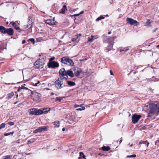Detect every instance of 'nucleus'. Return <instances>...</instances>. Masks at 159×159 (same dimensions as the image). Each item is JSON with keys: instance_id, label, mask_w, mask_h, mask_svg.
I'll list each match as a JSON object with an SVG mask.
<instances>
[{"instance_id": "1", "label": "nucleus", "mask_w": 159, "mask_h": 159, "mask_svg": "<svg viewBox=\"0 0 159 159\" xmlns=\"http://www.w3.org/2000/svg\"><path fill=\"white\" fill-rule=\"evenodd\" d=\"M150 111L148 114V117H151L156 112L157 114L159 113V104H155L153 103L149 104Z\"/></svg>"}, {"instance_id": "2", "label": "nucleus", "mask_w": 159, "mask_h": 159, "mask_svg": "<svg viewBox=\"0 0 159 159\" xmlns=\"http://www.w3.org/2000/svg\"><path fill=\"white\" fill-rule=\"evenodd\" d=\"M64 79L63 78L60 77V79L58 78L54 82V85L55 87L58 89H60L63 88L64 87H66V86L65 85L66 83H64L63 81Z\"/></svg>"}, {"instance_id": "3", "label": "nucleus", "mask_w": 159, "mask_h": 159, "mask_svg": "<svg viewBox=\"0 0 159 159\" xmlns=\"http://www.w3.org/2000/svg\"><path fill=\"white\" fill-rule=\"evenodd\" d=\"M61 61L62 63L68 66H72L74 64L73 61L68 57H63L61 58Z\"/></svg>"}, {"instance_id": "4", "label": "nucleus", "mask_w": 159, "mask_h": 159, "mask_svg": "<svg viewBox=\"0 0 159 159\" xmlns=\"http://www.w3.org/2000/svg\"><path fill=\"white\" fill-rule=\"evenodd\" d=\"M45 64V60L44 59H39L35 62L34 66L36 69L42 68Z\"/></svg>"}, {"instance_id": "5", "label": "nucleus", "mask_w": 159, "mask_h": 159, "mask_svg": "<svg viewBox=\"0 0 159 159\" xmlns=\"http://www.w3.org/2000/svg\"><path fill=\"white\" fill-rule=\"evenodd\" d=\"M127 22L130 25L137 26L139 25V22L133 19L127 17L126 18Z\"/></svg>"}, {"instance_id": "6", "label": "nucleus", "mask_w": 159, "mask_h": 159, "mask_svg": "<svg viewBox=\"0 0 159 159\" xmlns=\"http://www.w3.org/2000/svg\"><path fill=\"white\" fill-rule=\"evenodd\" d=\"M48 66L49 68H54L58 67L59 64L58 62L53 61L49 62L48 63Z\"/></svg>"}, {"instance_id": "7", "label": "nucleus", "mask_w": 159, "mask_h": 159, "mask_svg": "<svg viewBox=\"0 0 159 159\" xmlns=\"http://www.w3.org/2000/svg\"><path fill=\"white\" fill-rule=\"evenodd\" d=\"M48 128V127L47 126L40 127L38 128L35 129L34 131V133H37L42 131H47Z\"/></svg>"}, {"instance_id": "8", "label": "nucleus", "mask_w": 159, "mask_h": 159, "mask_svg": "<svg viewBox=\"0 0 159 159\" xmlns=\"http://www.w3.org/2000/svg\"><path fill=\"white\" fill-rule=\"evenodd\" d=\"M60 7L56 4H54L52 7L51 11L54 13L59 12Z\"/></svg>"}, {"instance_id": "9", "label": "nucleus", "mask_w": 159, "mask_h": 159, "mask_svg": "<svg viewBox=\"0 0 159 159\" xmlns=\"http://www.w3.org/2000/svg\"><path fill=\"white\" fill-rule=\"evenodd\" d=\"M116 38V37H106V40L105 41L108 44H113L114 43V40Z\"/></svg>"}, {"instance_id": "10", "label": "nucleus", "mask_w": 159, "mask_h": 159, "mask_svg": "<svg viewBox=\"0 0 159 159\" xmlns=\"http://www.w3.org/2000/svg\"><path fill=\"white\" fill-rule=\"evenodd\" d=\"M141 116L140 115H137V114L134 115L132 118V120L134 124L136 123L141 117Z\"/></svg>"}, {"instance_id": "11", "label": "nucleus", "mask_w": 159, "mask_h": 159, "mask_svg": "<svg viewBox=\"0 0 159 159\" xmlns=\"http://www.w3.org/2000/svg\"><path fill=\"white\" fill-rule=\"evenodd\" d=\"M74 74L73 71L70 70H67L66 73V77H63V79H64V80H66L68 78V76L71 77H74Z\"/></svg>"}, {"instance_id": "12", "label": "nucleus", "mask_w": 159, "mask_h": 159, "mask_svg": "<svg viewBox=\"0 0 159 159\" xmlns=\"http://www.w3.org/2000/svg\"><path fill=\"white\" fill-rule=\"evenodd\" d=\"M66 70L64 68L60 69L59 72V75L60 77L63 78L64 76H66Z\"/></svg>"}, {"instance_id": "13", "label": "nucleus", "mask_w": 159, "mask_h": 159, "mask_svg": "<svg viewBox=\"0 0 159 159\" xmlns=\"http://www.w3.org/2000/svg\"><path fill=\"white\" fill-rule=\"evenodd\" d=\"M32 21L31 18L30 17H28V21L27 22V24L26 25L24 26V29L30 28H32Z\"/></svg>"}, {"instance_id": "14", "label": "nucleus", "mask_w": 159, "mask_h": 159, "mask_svg": "<svg viewBox=\"0 0 159 159\" xmlns=\"http://www.w3.org/2000/svg\"><path fill=\"white\" fill-rule=\"evenodd\" d=\"M14 33V30L11 28H6L5 34H7L8 35L11 36Z\"/></svg>"}, {"instance_id": "15", "label": "nucleus", "mask_w": 159, "mask_h": 159, "mask_svg": "<svg viewBox=\"0 0 159 159\" xmlns=\"http://www.w3.org/2000/svg\"><path fill=\"white\" fill-rule=\"evenodd\" d=\"M45 22L49 25H56L57 22L56 21H54L50 19H48L45 20Z\"/></svg>"}, {"instance_id": "16", "label": "nucleus", "mask_w": 159, "mask_h": 159, "mask_svg": "<svg viewBox=\"0 0 159 159\" xmlns=\"http://www.w3.org/2000/svg\"><path fill=\"white\" fill-rule=\"evenodd\" d=\"M99 37L98 35L91 36L90 37L88 38V41L89 42H92L93 40L96 39Z\"/></svg>"}, {"instance_id": "17", "label": "nucleus", "mask_w": 159, "mask_h": 159, "mask_svg": "<svg viewBox=\"0 0 159 159\" xmlns=\"http://www.w3.org/2000/svg\"><path fill=\"white\" fill-rule=\"evenodd\" d=\"M36 109L35 108H32L29 110L30 115H36Z\"/></svg>"}, {"instance_id": "18", "label": "nucleus", "mask_w": 159, "mask_h": 159, "mask_svg": "<svg viewBox=\"0 0 159 159\" xmlns=\"http://www.w3.org/2000/svg\"><path fill=\"white\" fill-rule=\"evenodd\" d=\"M74 74L76 76H78L80 75L81 73L82 72V70L80 69H78L77 70H76L75 69L74 70Z\"/></svg>"}, {"instance_id": "19", "label": "nucleus", "mask_w": 159, "mask_h": 159, "mask_svg": "<svg viewBox=\"0 0 159 159\" xmlns=\"http://www.w3.org/2000/svg\"><path fill=\"white\" fill-rule=\"evenodd\" d=\"M67 9L66 6L65 5H64L61 9V11H59V13L61 14H64L66 10Z\"/></svg>"}, {"instance_id": "20", "label": "nucleus", "mask_w": 159, "mask_h": 159, "mask_svg": "<svg viewBox=\"0 0 159 159\" xmlns=\"http://www.w3.org/2000/svg\"><path fill=\"white\" fill-rule=\"evenodd\" d=\"M42 110L43 111V114H46L50 111V108L49 107H48L42 109Z\"/></svg>"}, {"instance_id": "21", "label": "nucleus", "mask_w": 159, "mask_h": 159, "mask_svg": "<svg viewBox=\"0 0 159 159\" xmlns=\"http://www.w3.org/2000/svg\"><path fill=\"white\" fill-rule=\"evenodd\" d=\"M6 29V28L2 26H0V32L5 34Z\"/></svg>"}, {"instance_id": "22", "label": "nucleus", "mask_w": 159, "mask_h": 159, "mask_svg": "<svg viewBox=\"0 0 159 159\" xmlns=\"http://www.w3.org/2000/svg\"><path fill=\"white\" fill-rule=\"evenodd\" d=\"M34 95H35V96L36 97V98L38 99H39L40 98V97L41 96V94L36 92H34Z\"/></svg>"}, {"instance_id": "23", "label": "nucleus", "mask_w": 159, "mask_h": 159, "mask_svg": "<svg viewBox=\"0 0 159 159\" xmlns=\"http://www.w3.org/2000/svg\"><path fill=\"white\" fill-rule=\"evenodd\" d=\"M113 44H109L108 46L106 48V50L109 51L111 50Z\"/></svg>"}, {"instance_id": "24", "label": "nucleus", "mask_w": 159, "mask_h": 159, "mask_svg": "<svg viewBox=\"0 0 159 159\" xmlns=\"http://www.w3.org/2000/svg\"><path fill=\"white\" fill-rule=\"evenodd\" d=\"M43 111L42 109H40L39 110H37L36 109V115H39L43 114Z\"/></svg>"}, {"instance_id": "25", "label": "nucleus", "mask_w": 159, "mask_h": 159, "mask_svg": "<svg viewBox=\"0 0 159 159\" xmlns=\"http://www.w3.org/2000/svg\"><path fill=\"white\" fill-rule=\"evenodd\" d=\"M14 95V93L13 92H11L10 93L7 94V98L8 99H10Z\"/></svg>"}, {"instance_id": "26", "label": "nucleus", "mask_w": 159, "mask_h": 159, "mask_svg": "<svg viewBox=\"0 0 159 159\" xmlns=\"http://www.w3.org/2000/svg\"><path fill=\"white\" fill-rule=\"evenodd\" d=\"M55 127L58 128L59 127L60 122L58 121H55L53 122Z\"/></svg>"}, {"instance_id": "27", "label": "nucleus", "mask_w": 159, "mask_h": 159, "mask_svg": "<svg viewBox=\"0 0 159 159\" xmlns=\"http://www.w3.org/2000/svg\"><path fill=\"white\" fill-rule=\"evenodd\" d=\"M80 157H78L79 159H81L82 158L84 159H86L85 156L84 154L82 152H80Z\"/></svg>"}, {"instance_id": "28", "label": "nucleus", "mask_w": 159, "mask_h": 159, "mask_svg": "<svg viewBox=\"0 0 159 159\" xmlns=\"http://www.w3.org/2000/svg\"><path fill=\"white\" fill-rule=\"evenodd\" d=\"M68 85L70 86H73L75 85V82L70 81H67Z\"/></svg>"}, {"instance_id": "29", "label": "nucleus", "mask_w": 159, "mask_h": 159, "mask_svg": "<svg viewBox=\"0 0 159 159\" xmlns=\"http://www.w3.org/2000/svg\"><path fill=\"white\" fill-rule=\"evenodd\" d=\"M110 149V148L109 146H103L102 147V149L103 151H108Z\"/></svg>"}, {"instance_id": "30", "label": "nucleus", "mask_w": 159, "mask_h": 159, "mask_svg": "<svg viewBox=\"0 0 159 159\" xmlns=\"http://www.w3.org/2000/svg\"><path fill=\"white\" fill-rule=\"evenodd\" d=\"M151 23V22L150 20L148 19L147 20L145 24V26H146L147 27H149L150 26V24Z\"/></svg>"}, {"instance_id": "31", "label": "nucleus", "mask_w": 159, "mask_h": 159, "mask_svg": "<svg viewBox=\"0 0 159 159\" xmlns=\"http://www.w3.org/2000/svg\"><path fill=\"white\" fill-rule=\"evenodd\" d=\"M12 157V156L10 155H8L3 157V158L2 159H11Z\"/></svg>"}, {"instance_id": "32", "label": "nucleus", "mask_w": 159, "mask_h": 159, "mask_svg": "<svg viewBox=\"0 0 159 159\" xmlns=\"http://www.w3.org/2000/svg\"><path fill=\"white\" fill-rule=\"evenodd\" d=\"M6 47V44L4 43H2L1 44V48L2 49H4Z\"/></svg>"}, {"instance_id": "33", "label": "nucleus", "mask_w": 159, "mask_h": 159, "mask_svg": "<svg viewBox=\"0 0 159 159\" xmlns=\"http://www.w3.org/2000/svg\"><path fill=\"white\" fill-rule=\"evenodd\" d=\"M104 18H105V17L104 16H100L99 17L97 18V19L96 20V21H98L102 19H103Z\"/></svg>"}, {"instance_id": "34", "label": "nucleus", "mask_w": 159, "mask_h": 159, "mask_svg": "<svg viewBox=\"0 0 159 159\" xmlns=\"http://www.w3.org/2000/svg\"><path fill=\"white\" fill-rule=\"evenodd\" d=\"M40 84V82L38 80L37 82L35 84L33 83V85L34 86H37L38 85H39Z\"/></svg>"}, {"instance_id": "35", "label": "nucleus", "mask_w": 159, "mask_h": 159, "mask_svg": "<svg viewBox=\"0 0 159 159\" xmlns=\"http://www.w3.org/2000/svg\"><path fill=\"white\" fill-rule=\"evenodd\" d=\"M14 133V132H13L6 133L4 134V136H8V135H10L11 134V135H12Z\"/></svg>"}, {"instance_id": "36", "label": "nucleus", "mask_w": 159, "mask_h": 159, "mask_svg": "<svg viewBox=\"0 0 159 159\" xmlns=\"http://www.w3.org/2000/svg\"><path fill=\"white\" fill-rule=\"evenodd\" d=\"M5 124L4 123L1 124L0 125V129L2 128H5Z\"/></svg>"}, {"instance_id": "37", "label": "nucleus", "mask_w": 159, "mask_h": 159, "mask_svg": "<svg viewBox=\"0 0 159 159\" xmlns=\"http://www.w3.org/2000/svg\"><path fill=\"white\" fill-rule=\"evenodd\" d=\"M25 84H24L23 85H21V88L22 89H25L26 90H29L28 88L25 87Z\"/></svg>"}, {"instance_id": "38", "label": "nucleus", "mask_w": 159, "mask_h": 159, "mask_svg": "<svg viewBox=\"0 0 159 159\" xmlns=\"http://www.w3.org/2000/svg\"><path fill=\"white\" fill-rule=\"evenodd\" d=\"M136 156V155L133 154L131 155H128L126 157L127 158L134 157H135Z\"/></svg>"}, {"instance_id": "39", "label": "nucleus", "mask_w": 159, "mask_h": 159, "mask_svg": "<svg viewBox=\"0 0 159 159\" xmlns=\"http://www.w3.org/2000/svg\"><path fill=\"white\" fill-rule=\"evenodd\" d=\"M62 99V97H56V101H60Z\"/></svg>"}, {"instance_id": "40", "label": "nucleus", "mask_w": 159, "mask_h": 159, "mask_svg": "<svg viewBox=\"0 0 159 159\" xmlns=\"http://www.w3.org/2000/svg\"><path fill=\"white\" fill-rule=\"evenodd\" d=\"M85 107H81V108L77 109L76 110L79 111H82L84 110Z\"/></svg>"}, {"instance_id": "41", "label": "nucleus", "mask_w": 159, "mask_h": 159, "mask_svg": "<svg viewBox=\"0 0 159 159\" xmlns=\"http://www.w3.org/2000/svg\"><path fill=\"white\" fill-rule=\"evenodd\" d=\"M12 24V26L14 27V28L16 27V24L15 22H11L10 24Z\"/></svg>"}, {"instance_id": "42", "label": "nucleus", "mask_w": 159, "mask_h": 159, "mask_svg": "<svg viewBox=\"0 0 159 159\" xmlns=\"http://www.w3.org/2000/svg\"><path fill=\"white\" fill-rule=\"evenodd\" d=\"M77 37L75 36L71 40L73 42H74L76 41V40L78 39Z\"/></svg>"}, {"instance_id": "43", "label": "nucleus", "mask_w": 159, "mask_h": 159, "mask_svg": "<svg viewBox=\"0 0 159 159\" xmlns=\"http://www.w3.org/2000/svg\"><path fill=\"white\" fill-rule=\"evenodd\" d=\"M147 141H140L139 143V144H145L146 143Z\"/></svg>"}, {"instance_id": "44", "label": "nucleus", "mask_w": 159, "mask_h": 159, "mask_svg": "<svg viewBox=\"0 0 159 159\" xmlns=\"http://www.w3.org/2000/svg\"><path fill=\"white\" fill-rule=\"evenodd\" d=\"M29 40L31 42H33V44H34L35 43L34 39L33 38H31L29 39Z\"/></svg>"}, {"instance_id": "45", "label": "nucleus", "mask_w": 159, "mask_h": 159, "mask_svg": "<svg viewBox=\"0 0 159 159\" xmlns=\"http://www.w3.org/2000/svg\"><path fill=\"white\" fill-rule=\"evenodd\" d=\"M8 124L10 125H14L15 123L13 122H12L11 121H9L8 123Z\"/></svg>"}, {"instance_id": "46", "label": "nucleus", "mask_w": 159, "mask_h": 159, "mask_svg": "<svg viewBox=\"0 0 159 159\" xmlns=\"http://www.w3.org/2000/svg\"><path fill=\"white\" fill-rule=\"evenodd\" d=\"M55 59V57H53L49 59V61H52V60H53Z\"/></svg>"}, {"instance_id": "47", "label": "nucleus", "mask_w": 159, "mask_h": 159, "mask_svg": "<svg viewBox=\"0 0 159 159\" xmlns=\"http://www.w3.org/2000/svg\"><path fill=\"white\" fill-rule=\"evenodd\" d=\"M15 29L17 30H20V31H21V29L19 27H15Z\"/></svg>"}, {"instance_id": "48", "label": "nucleus", "mask_w": 159, "mask_h": 159, "mask_svg": "<svg viewBox=\"0 0 159 159\" xmlns=\"http://www.w3.org/2000/svg\"><path fill=\"white\" fill-rule=\"evenodd\" d=\"M81 35H82V34H80L76 35V36L77 37V38H78L79 37H80V36H81Z\"/></svg>"}, {"instance_id": "49", "label": "nucleus", "mask_w": 159, "mask_h": 159, "mask_svg": "<svg viewBox=\"0 0 159 159\" xmlns=\"http://www.w3.org/2000/svg\"><path fill=\"white\" fill-rule=\"evenodd\" d=\"M21 89H22L21 88V87H19L18 88V89L17 90V91L18 92H20V90Z\"/></svg>"}, {"instance_id": "50", "label": "nucleus", "mask_w": 159, "mask_h": 159, "mask_svg": "<svg viewBox=\"0 0 159 159\" xmlns=\"http://www.w3.org/2000/svg\"><path fill=\"white\" fill-rule=\"evenodd\" d=\"M110 74H111V75H113V74L111 70H110Z\"/></svg>"}, {"instance_id": "51", "label": "nucleus", "mask_w": 159, "mask_h": 159, "mask_svg": "<svg viewBox=\"0 0 159 159\" xmlns=\"http://www.w3.org/2000/svg\"><path fill=\"white\" fill-rule=\"evenodd\" d=\"M25 42H25V40H23L22 41V43L23 44L25 43Z\"/></svg>"}, {"instance_id": "52", "label": "nucleus", "mask_w": 159, "mask_h": 159, "mask_svg": "<svg viewBox=\"0 0 159 159\" xmlns=\"http://www.w3.org/2000/svg\"><path fill=\"white\" fill-rule=\"evenodd\" d=\"M34 139H31L30 140V143H32L34 141Z\"/></svg>"}, {"instance_id": "53", "label": "nucleus", "mask_w": 159, "mask_h": 159, "mask_svg": "<svg viewBox=\"0 0 159 159\" xmlns=\"http://www.w3.org/2000/svg\"><path fill=\"white\" fill-rule=\"evenodd\" d=\"M79 106V105H78L77 104H75V108H77V107H78Z\"/></svg>"}, {"instance_id": "54", "label": "nucleus", "mask_w": 159, "mask_h": 159, "mask_svg": "<svg viewBox=\"0 0 159 159\" xmlns=\"http://www.w3.org/2000/svg\"><path fill=\"white\" fill-rule=\"evenodd\" d=\"M84 12V11H81L80 13V14H83Z\"/></svg>"}, {"instance_id": "55", "label": "nucleus", "mask_w": 159, "mask_h": 159, "mask_svg": "<svg viewBox=\"0 0 159 159\" xmlns=\"http://www.w3.org/2000/svg\"><path fill=\"white\" fill-rule=\"evenodd\" d=\"M149 144V143L148 142H147L146 146L148 148V146Z\"/></svg>"}, {"instance_id": "56", "label": "nucleus", "mask_w": 159, "mask_h": 159, "mask_svg": "<svg viewBox=\"0 0 159 159\" xmlns=\"http://www.w3.org/2000/svg\"><path fill=\"white\" fill-rule=\"evenodd\" d=\"M80 15V13L79 14H74L73 15V16H79Z\"/></svg>"}, {"instance_id": "57", "label": "nucleus", "mask_w": 159, "mask_h": 159, "mask_svg": "<svg viewBox=\"0 0 159 159\" xmlns=\"http://www.w3.org/2000/svg\"><path fill=\"white\" fill-rule=\"evenodd\" d=\"M123 51H124V49H120V52H122Z\"/></svg>"}, {"instance_id": "58", "label": "nucleus", "mask_w": 159, "mask_h": 159, "mask_svg": "<svg viewBox=\"0 0 159 159\" xmlns=\"http://www.w3.org/2000/svg\"><path fill=\"white\" fill-rule=\"evenodd\" d=\"M129 50V48H126V49H124V51L126 52V51H127L128 50Z\"/></svg>"}, {"instance_id": "59", "label": "nucleus", "mask_w": 159, "mask_h": 159, "mask_svg": "<svg viewBox=\"0 0 159 159\" xmlns=\"http://www.w3.org/2000/svg\"><path fill=\"white\" fill-rule=\"evenodd\" d=\"M6 84H8V85H9V84H14V83H5Z\"/></svg>"}, {"instance_id": "60", "label": "nucleus", "mask_w": 159, "mask_h": 159, "mask_svg": "<svg viewBox=\"0 0 159 159\" xmlns=\"http://www.w3.org/2000/svg\"><path fill=\"white\" fill-rule=\"evenodd\" d=\"M55 17H54L52 19V20H53L54 21H55Z\"/></svg>"}, {"instance_id": "61", "label": "nucleus", "mask_w": 159, "mask_h": 159, "mask_svg": "<svg viewBox=\"0 0 159 159\" xmlns=\"http://www.w3.org/2000/svg\"><path fill=\"white\" fill-rule=\"evenodd\" d=\"M122 139H121L119 141V144H120L122 142Z\"/></svg>"}, {"instance_id": "62", "label": "nucleus", "mask_w": 159, "mask_h": 159, "mask_svg": "<svg viewBox=\"0 0 159 159\" xmlns=\"http://www.w3.org/2000/svg\"><path fill=\"white\" fill-rule=\"evenodd\" d=\"M28 144H29L30 143H31L30 140H29L28 141Z\"/></svg>"}, {"instance_id": "63", "label": "nucleus", "mask_w": 159, "mask_h": 159, "mask_svg": "<svg viewBox=\"0 0 159 159\" xmlns=\"http://www.w3.org/2000/svg\"><path fill=\"white\" fill-rule=\"evenodd\" d=\"M65 130V129L64 128H63L62 129V131H64Z\"/></svg>"}, {"instance_id": "64", "label": "nucleus", "mask_w": 159, "mask_h": 159, "mask_svg": "<svg viewBox=\"0 0 159 159\" xmlns=\"http://www.w3.org/2000/svg\"><path fill=\"white\" fill-rule=\"evenodd\" d=\"M111 31H109L108 33V34H111Z\"/></svg>"}]
</instances>
